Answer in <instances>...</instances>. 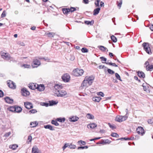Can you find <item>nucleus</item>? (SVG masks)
I'll return each mask as SVG.
<instances>
[{
  "label": "nucleus",
  "mask_w": 153,
  "mask_h": 153,
  "mask_svg": "<svg viewBox=\"0 0 153 153\" xmlns=\"http://www.w3.org/2000/svg\"><path fill=\"white\" fill-rule=\"evenodd\" d=\"M84 72V71L82 69H79L76 68L73 71V74L74 75L76 76H81Z\"/></svg>",
  "instance_id": "obj_1"
},
{
  "label": "nucleus",
  "mask_w": 153,
  "mask_h": 153,
  "mask_svg": "<svg viewBox=\"0 0 153 153\" xmlns=\"http://www.w3.org/2000/svg\"><path fill=\"white\" fill-rule=\"evenodd\" d=\"M144 49L146 52L149 54H151L152 53L150 48L149 47V44L147 42H144L143 44Z\"/></svg>",
  "instance_id": "obj_2"
},
{
  "label": "nucleus",
  "mask_w": 153,
  "mask_h": 153,
  "mask_svg": "<svg viewBox=\"0 0 153 153\" xmlns=\"http://www.w3.org/2000/svg\"><path fill=\"white\" fill-rule=\"evenodd\" d=\"M128 117L126 115L124 116L117 115L116 117L115 120L117 122H121L126 120Z\"/></svg>",
  "instance_id": "obj_3"
},
{
  "label": "nucleus",
  "mask_w": 153,
  "mask_h": 153,
  "mask_svg": "<svg viewBox=\"0 0 153 153\" xmlns=\"http://www.w3.org/2000/svg\"><path fill=\"white\" fill-rule=\"evenodd\" d=\"M71 77L69 74L66 73L64 74L62 76V80L65 82H68L70 80Z\"/></svg>",
  "instance_id": "obj_4"
},
{
  "label": "nucleus",
  "mask_w": 153,
  "mask_h": 153,
  "mask_svg": "<svg viewBox=\"0 0 153 153\" xmlns=\"http://www.w3.org/2000/svg\"><path fill=\"white\" fill-rule=\"evenodd\" d=\"M41 64L40 61L36 59H35L33 60L32 66L33 68H37Z\"/></svg>",
  "instance_id": "obj_5"
},
{
  "label": "nucleus",
  "mask_w": 153,
  "mask_h": 153,
  "mask_svg": "<svg viewBox=\"0 0 153 153\" xmlns=\"http://www.w3.org/2000/svg\"><path fill=\"white\" fill-rule=\"evenodd\" d=\"M137 133L141 136L143 135L145 133V131L143 128L141 126H138L137 128Z\"/></svg>",
  "instance_id": "obj_6"
},
{
  "label": "nucleus",
  "mask_w": 153,
  "mask_h": 153,
  "mask_svg": "<svg viewBox=\"0 0 153 153\" xmlns=\"http://www.w3.org/2000/svg\"><path fill=\"white\" fill-rule=\"evenodd\" d=\"M94 77L93 76H90L88 77H85V79H86L87 81H88V85H90L92 84L94 79Z\"/></svg>",
  "instance_id": "obj_7"
},
{
  "label": "nucleus",
  "mask_w": 153,
  "mask_h": 153,
  "mask_svg": "<svg viewBox=\"0 0 153 153\" xmlns=\"http://www.w3.org/2000/svg\"><path fill=\"white\" fill-rule=\"evenodd\" d=\"M7 84L9 88L13 89H15L16 88V85L14 82L11 80L7 81Z\"/></svg>",
  "instance_id": "obj_8"
},
{
  "label": "nucleus",
  "mask_w": 153,
  "mask_h": 153,
  "mask_svg": "<svg viewBox=\"0 0 153 153\" xmlns=\"http://www.w3.org/2000/svg\"><path fill=\"white\" fill-rule=\"evenodd\" d=\"M1 54L2 58L3 59H10L11 58L8 53L1 52Z\"/></svg>",
  "instance_id": "obj_9"
},
{
  "label": "nucleus",
  "mask_w": 153,
  "mask_h": 153,
  "mask_svg": "<svg viewBox=\"0 0 153 153\" xmlns=\"http://www.w3.org/2000/svg\"><path fill=\"white\" fill-rule=\"evenodd\" d=\"M21 93L22 95L24 96H27L30 94L29 92L25 88H23L21 89Z\"/></svg>",
  "instance_id": "obj_10"
},
{
  "label": "nucleus",
  "mask_w": 153,
  "mask_h": 153,
  "mask_svg": "<svg viewBox=\"0 0 153 153\" xmlns=\"http://www.w3.org/2000/svg\"><path fill=\"white\" fill-rule=\"evenodd\" d=\"M24 104L25 107L27 109H30L33 107V104L30 102H25Z\"/></svg>",
  "instance_id": "obj_11"
},
{
  "label": "nucleus",
  "mask_w": 153,
  "mask_h": 153,
  "mask_svg": "<svg viewBox=\"0 0 153 153\" xmlns=\"http://www.w3.org/2000/svg\"><path fill=\"white\" fill-rule=\"evenodd\" d=\"M72 147H71V145H70L69 143H65L64 146L62 147V148L63 150H64L67 147H68L71 149H74L76 148V146L75 145L72 146Z\"/></svg>",
  "instance_id": "obj_12"
},
{
  "label": "nucleus",
  "mask_w": 153,
  "mask_h": 153,
  "mask_svg": "<svg viewBox=\"0 0 153 153\" xmlns=\"http://www.w3.org/2000/svg\"><path fill=\"white\" fill-rule=\"evenodd\" d=\"M67 93L64 90H58V97H63Z\"/></svg>",
  "instance_id": "obj_13"
},
{
  "label": "nucleus",
  "mask_w": 153,
  "mask_h": 153,
  "mask_svg": "<svg viewBox=\"0 0 153 153\" xmlns=\"http://www.w3.org/2000/svg\"><path fill=\"white\" fill-rule=\"evenodd\" d=\"M37 86H38V84L32 83L29 84L28 87L31 89L35 90V89H37Z\"/></svg>",
  "instance_id": "obj_14"
},
{
  "label": "nucleus",
  "mask_w": 153,
  "mask_h": 153,
  "mask_svg": "<svg viewBox=\"0 0 153 153\" xmlns=\"http://www.w3.org/2000/svg\"><path fill=\"white\" fill-rule=\"evenodd\" d=\"M79 119V118L76 116H73L70 117L69 118V120L70 122H75Z\"/></svg>",
  "instance_id": "obj_15"
},
{
  "label": "nucleus",
  "mask_w": 153,
  "mask_h": 153,
  "mask_svg": "<svg viewBox=\"0 0 153 153\" xmlns=\"http://www.w3.org/2000/svg\"><path fill=\"white\" fill-rule=\"evenodd\" d=\"M5 102L11 104L13 102V100L12 99H10L8 97H6L4 98Z\"/></svg>",
  "instance_id": "obj_16"
},
{
  "label": "nucleus",
  "mask_w": 153,
  "mask_h": 153,
  "mask_svg": "<svg viewBox=\"0 0 153 153\" xmlns=\"http://www.w3.org/2000/svg\"><path fill=\"white\" fill-rule=\"evenodd\" d=\"M32 153H39V150L36 146H33L32 149Z\"/></svg>",
  "instance_id": "obj_17"
},
{
  "label": "nucleus",
  "mask_w": 153,
  "mask_h": 153,
  "mask_svg": "<svg viewBox=\"0 0 153 153\" xmlns=\"http://www.w3.org/2000/svg\"><path fill=\"white\" fill-rule=\"evenodd\" d=\"M37 89L39 91H42L45 89V86L43 85H38L37 86Z\"/></svg>",
  "instance_id": "obj_18"
},
{
  "label": "nucleus",
  "mask_w": 153,
  "mask_h": 153,
  "mask_svg": "<svg viewBox=\"0 0 153 153\" xmlns=\"http://www.w3.org/2000/svg\"><path fill=\"white\" fill-rule=\"evenodd\" d=\"M111 142L110 141H109V140H108L107 139L105 141L102 140V141L100 142H98L97 144H105L106 143H109Z\"/></svg>",
  "instance_id": "obj_19"
},
{
  "label": "nucleus",
  "mask_w": 153,
  "mask_h": 153,
  "mask_svg": "<svg viewBox=\"0 0 153 153\" xmlns=\"http://www.w3.org/2000/svg\"><path fill=\"white\" fill-rule=\"evenodd\" d=\"M44 128L46 129H48L51 130L53 131L55 130L54 128L50 125H45Z\"/></svg>",
  "instance_id": "obj_20"
},
{
  "label": "nucleus",
  "mask_w": 153,
  "mask_h": 153,
  "mask_svg": "<svg viewBox=\"0 0 153 153\" xmlns=\"http://www.w3.org/2000/svg\"><path fill=\"white\" fill-rule=\"evenodd\" d=\"M137 73L139 77L142 78H144L145 77V74L143 72L138 71Z\"/></svg>",
  "instance_id": "obj_21"
},
{
  "label": "nucleus",
  "mask_w": 153,
  "mask_h": 153,
  "mask_svg": "<svg viewBox=\"0 0 153 153\" xmlns=\"http://www.w3.org/2000/svg\"><path fill=\"white\" fill-rule=\"evenodd\" d=\"M88 81L85 79L81 84V86L82 87H85L88 86Z\"/></svg>",
  "instance_id": "obj_22"
},
{
  "label": "nucleus",
  "mask_w": 153,
  "mask_h": 153,
  "mask_svg": "<svg viewBox=\"0 0 153 153\" xmlns=\"http://www.w3.org/2000/svg\"><path fill=\"white\" fill-rule=\"evenodd\" d=\"M62 10L63 13L65 14H67L70 12V10L69 8H64L62 9Z\"/></svg>",
  "instance_id": "obj_23"
},
{
  "label": "nucleus",
  "mask_w": 153,
  "mask_h": 153,
  "mask_svg": "<svg viewBox=\"0 0 153 153\" xmlns=\"http://www.w3.org/2000/svg\"><path fill=\"white\" fill-rule=\"evenodd\" d=\"M101 99V97H93L92 99L93 101L97 102H99Z\"/></svg>",
  "instance_id": "obj_24"
},
{
  "label": "nucleus",
  "mask_w": 153,
  "mask_h": 153,
  "mask_svg": "<svg viewBox=\"0 0 153 153\" xmlns=\"http://www.w3.org/2000/svg\"><path fill=\"white\" fill-rule=\"evenodd\" d=\"M97 124L95 123L89 124L87 125L88 128L90 127L91 128H94L97 126Z\"/></svg>",
  "instance_id": "obj_25"
},
{
  "label": "nucleus",
  "mask_w": 153,
  "mask_h": 153,
  "mask_svg": "<svg viewBox=\"0 0 153 153\" xmlns=\"http://www.w3.org/2000/svg\"><path fill=\"white\" fill-rule=\"evenodd\" d=\"M100 8H97L95 9L94 11L93 15H97L99 13L100 11Z\"/></svg>",
  "instance_id": "obj_26"
},
{
  "label": "nucleus",
  "mask_w": 153,
  "mask_h": 153,
  "mask_svg": "<svg viewBox=\"0 0 153 153\" xmlns=\"http://www.w3.org/2000/svg\"><path fill=\"white\" fill-rule=\"evenodd\" d=\"M85 23L88 25H92L94 23V21L92 20L91 21H85Z\"/></svg>",
  "instance_id": "obj_27"
},
{
  "label": "nucleus",
  "mask_w": 153,
  "mask_h": 153,
  "mask_svg": "<svg viewBox=\"0 0 153 153\" xmlns=\"http://www.w3.org/2000/svg\"><path fill=\"white\" fill-rule=\"evenodd\" d=\"M22 111V108L20 107H15V112L19 113Z\"/></svg>",
  "instance_id": "obj_28"
},
{
  "label": "nucleus",
  "mask_w": 153,
  "mask_h": 153,
  "mask_svg": "<svg viewBox=\"0 0 153 153\" xmlns=\"http://www.w3.org/2000/svg\"><path fill=\"white\" fill-rule=\"evenodd\" d=\"M143 85L144 84H143L142 85V86L143 87L144 90L147 92H149V86L148 85L145 86Z\"/></svg>",
  "instance_id": "obj_29"
},
{
  "label": "nucleus",
  "mask_w": 153,
  "mask_h": 153,
  "mask_svg": "<svg viewBox=\"0 0 153 153\" xmlns=\"http://www.w3.org/2000/svg\"><path fill=\"white\" fill-rule=\"evenodd\" d=\"M38 124V123L36 121L32 122L30 123V125L31 127H34L36 126Z\"/></svg>",
  "instance_id": "obj_30"
},
{
  "label": "nucleus",
  "mask_w": 153,
  "mask_h": 153,
  "mask_svg": "<svg viewBox=\"0 0 153 153\" xmlns=\"http://www.w3.org/2000/svg\"><path fill=\"white\" fill-rule=\"evenodd\" d=\"M86 117L87 118L91 119H93L94 118V117L93 115L89 113L87 114Z\"/></svg>",
  "instance_id": "obj_31"
},
{
  "label": "nucleus",
  "mask_w": 153,
  "mask_h": 153,
  "mask_svg": "<svg viewBox=\"0 0 153 153\" xmlns=\"http://www.w3.org/2000/svg\"><path fill=\"white\" fill-rule=\"evenodd\" d=\"M18 147V146L16 144H13L9 146V148L13 150L15 149Z\"/></svg>",
  "instance_id": "obj_32"
},
{
  "label": "nucleus",
  "mask_w": 153,
  "mask_h": 153,
  "mask_svg": "<svg viewBox=\"0 0 153 153\" xmlns=\"http://www.w3.org/2000/svg\"><path fill=\"white\" fill-rule=\"evenodd\" d=\"M65 120V117H59L58 118V122L63 123L64 122Z\"/></svg>",
  "instance_id": "obj_33"
},
{
  "label": "nucleus",
  "mask_w": 153,
  "mask_h": 153,
  "mask_svg": "<svg viewBox=\"0 0 153 153\" xmlns=\"http://www.w3.org/2000/svg\"><path fill=\"white\" fill-rule=\"evenodd\" d=\"M49 105L50 106H52L56 104L57 103V102H56L55 101H54L53 100H52L51 101H49Z\"/></svg>",
  "instance_id": "obj_34"
},
{
  "label": "nucleus",
  "mask_w": 153,
  "mask_h": 153,
  "mask_svg": "<svg viewBox=\"0 0 153 153\" xmlns=\"http://www.w3.org/2000/svg\"><path fill=\"white\" fill-rule=\"evenodd\" d=\"M117 6L119 7V9H120L121 7L122 3V0H120L119 2L117 1Z\"/></svg>",
  "instance_id": "obj_35"
},
{
  "label": "nucleus",
  "mask_w": 153,
  "mask_h": 153,
  "mask_svg": "<svg viewBox=\"0 0 153 153\" xmlns=\"http://www.w3.org/2000/svg\"><path fill=\"white\" fill-rule=\"evenodd\" d=\"M98 47L100 50L102 51H105V50L107 49L104 46H100Z\"/></svg>",
  "instance_id": "obj_36"
},
{
  "label": "nucleus",
  "mask_w": 153,
  "mask_h": 153,
  "mask_svg": "<svg viewBox=\"0 0 153 153\" xmlns=\"http://www.w3.org/2000/svg\"><path fill=\"white\" fill-rule=\"evenodd\" d=\"M46 35L49 37H53L55 35V34L53 33H46Z\"/></svg>",
  "instance_id": "obj_37"
},
{
  "label": "nucleus",
  "mask_w": 153,
  "mask_h": 153,
  "mask_svg": "<svg viewBox=\"0 0 153 153\" xmlns=\"http://www.w3.org/2000/svg\"><path fill=\"white\" fill-rule=\"evenodd\" d=\"M111 39L114 42H117V38L113 35H112L111 36Z\"/></svg>",
  "instance_id": "obj_38"
},
{
  "label": "nucleus",
  "mask_w": 153,
  "mask_h": 153,
  "mask_svg": "<svg viewBox=\"0 0 153 153\" xmlns=\"http://www.w3.org/2000/svg\"><path fill=\"white\" fill-rule=\"evenodd\" d=\"M57 118L56 119V120H53L51 121V123L56 126H57Z\"/></svg>",
  "instance_id": "obj_39"
},
{
  "label": "nucleus",
  "mask_w": 153,
  "mask_h": 153,
  "mask_svg": "<svg viewBox=\"0 0 153 153\" xmlns=\"http://www.w3.org/2000/svg\"><path fill=\"white\" fill-rule=\"evenodd\" d=\"M81 51L83 53H87L88 52V51L87 48H83L81 49Z\"/></svg>",
  "instance_id": "obj_40"
},
{
  "label": "nucleus",
  "mask_w": 153,
  "mask_h": 153,
  "mask_svg": "<svg viewBox=\"0 0 153 153\" xmlns=\"http://www.w3.org/2000/svg\"><path fill=\"white\" fill-rule=\"evenodd\" d=\"M111 135L112 137H119V135L116 133H112L111 134Z\"/></svg>",
  "instance_id": "obj_41"
},
{
  "label": "nucleus",
  "mask_w": 153,
  "mask_h": 153,
  "mask_svg": "<svg viewBox=\"0 0 153 153\" xmlns=\"http://www.w3.org/2000/svg\"><path fill=\"white\" fill-rule=\"evenodd\" d=\"M15 107L13 106L10 107L8 108L9 110L10 111L13 112L15 111Z\"/></svg>",
  "instance_id": "obj_42"
},
{
  "label": "nucleus",
  "mask_w": 153,
  "mask_h": 153,
  "mask_svg": "<svg viewBox=\"0 0 153 153\" xmlns=\"http://www.w3.org/2000/svg\"><path fill=\"white\" fill-rule=\"evenodd\" d=\"M37 111L35 109H33L29 111V113L30 114H34L37 112Z\"/></svg>",
  "instance_id": "obj_43"
},
{
  "label": "nucleus",
  "mask_w": 153,
  "mask_h": 153,
  "mask_svg": "<svg viewBox=\"0 0 153 153\" xmlns=\"http://www.w3.org/2000/svg\"><path fill=\"white\" fill-rule=\"evenodd\" d=\"M88 147L87 146H80L78 147L77 148L78 149H87Z\"/></svg>",
  "instance_id": "obj_44"
},
{
  "label": "nucleus",
  "mask_w": 153,
  "mask_h": 153,
  "mask_svg": "<svg viewBox=\"0 0 153 153\" xmlns=\"http://www.w3.org/2000/svg\"><path fill=\"white\" fill-rule=\"evenodd\" d=\"M100 1V0H96L95 2V4L96 7H99V2Z\"/></svg>",
  "instance_id": "obj_45"
},
{
  "label": "nucleus",
  "mask_w": 153,
  "mask_h": 153,
  "mask_svg": "<svg viewBox=\"0 0 153 153\" xmlns=\"http://www.w3.org/2000/svg\"><path fill=\"white\" fill-rule=\"evenodd\" d=\"M39 59H42L44 60L45 61H48L49 60V59L48 58H45L43 57H38Z\"/></svg>",
  "instance_id": "obj_46"
},
{
  "label": "nucleus",
  "mask_w": 153,
  "mask_h": 153,
  "mask_svg": "<svg viewBox=\"0 0 153 153\" xmlns=\"http://www.w3.org/2000/svg\"><path fill=\"white\" fill-rule=\"evenodd\" d=\"M107 71L108 73L110 74H112L114 73V71L110 69H108Z\"/></svg>",
  "instance_id": "obj_47"
},
{
  "label": "nucleus",
  "mask_w": 153,
  "mask_h": 153,
  "mask_svg": "<svg viewBox=\"0 0 153 153\" xmlns=\"http://www.w3.org/2000/svg\"><path fill=\"white\" fill-rule=\"evenodd\" d=\"M108 124L110 127L112 128V129H114L116 128L115 126L114 125H111L110 123H108Z\"/></svg>",
  "instance_id": "obj_48"
},
{
  "label": "nucleus",
  "mask_w": 153,
  "mask_h": 153,
  "mask_svg": "<svg viewBox=\"0 0 153 153\" xmlns=\"http://www.w3.org/2000/svg\"><path fill=\"white\" fill-rule=\"evenodd\" d=\"M115 76L117 79L121 81L120 76L118 73H116L115 74Z\"/></svg>",
  "instance_id": "obj_49"
},
{
  "label": "nucleus",
  "mask_w": 153,
  "mask_h": 153,
  "mask_svg": "<svg viewBox=\"0 0 153 153\" xmlns=\"http://www.w3.org/2000/svg\"><path fill=\"white\" fill-rule=\"evenodd\" d=\"M153 69V65H149L148 67H147V71H150L151 69Z\"/></svg>",
  "instance_id": "obj_50"
},
{
  "label": "nucleus",
  "mask_w": 153,
  "mask_h": 153,
  "mask_svg": "<svg viewBox=\"0 0 153 153\" xmlns=\"http://www.w3.org/2000/svg\"><path fill=\"white\" fill-rule=\"evenodd\" d=\"M6 16V11L5 10H4L1 15V18H4Z\"/></svg>",
  "instance_id": "obj_51"
},
{
  "label": "nucleus",
  "mask_w": 153,
  "mask_h": 153,
  "mask_svg": "<svg viewBox=\"0 0 153 153\" xmlns=\"http://www.w3.org/2000/svg\"><path fill=\"white\" fill-rule=\"evenodd\" d=\"M97 94L99 95H100L102 97H103L104 96V94L102 92L97 93Z\"/></svg>",
  "instance_id": "obj_52"
},
{
  "label": "nucleus",
  "mask_w": 153,
  "mask_h": 153,
  "mask_svg": "<svg viewBox=\"0 0 153 153\" xmlns=\"http://www.w3.org/2000/svg\"><path fill=\"white\" fill-rule=\"evenodd\" d=\"M78 143H80L81 144H82L83 145H85L86 144V143L83 141L80 140L78 142Z\"/></svg>",
  "instance_id": "obj_53"
},
{
  "label": "nucleus",
  "mask_w": 153,
  "mask_h": 153,
  "mask_svg": "<svg viewBox=\"0 0 153 153\" xmlns=\"http://www.w3.org/2000/svg\"><path fill=\"white\" fill-rule=\"evenodd\" d=\"M100 59L101 60V61H102L106 62L107 61L106 58L103 57H100Z\"/></svg>",
  "instance_id": "obj_54"
},
{
  "label": "nucleus",
  "mask_w": 153,
  "mask_h": 153,
  "mask_svg": "<svg viewBox=\"0 0 153 153\" xmlns=\"http://www.w3.org/2000/svg\"><path fill=\"white\" fill-rule=\"evenodd\" d=\"M25 68H29L30 67V65L27 64H24L22 66Z\"/></svg>",
  "instance_id": "obj_55"
},
{
  "label": "nucleus",
  "mask_w": 153,
  "mask_h": 153,
  "mask_svg": "<svg viewBox=\"0 0 153 153\" xmlns=\"http://www.w3.org/2000/svg\"><path fill=\"white\" fill-rule=\"evenodd\" d=\"M69 9L70 10V12L71 13L76 10V8L74 7H71Z\"/></svg>",
  "instance_id": "obj_56"
},
{
  "label": "nucleus",
  "mask_w": 153,
  "mask_h": 153,
  "mask_svg": "<svg viewBox=\"0 0 153 153\" xmlns=\"http://www.w3.org/2000/svg\"><path fill=\"white\" fill-rule=\"evenodd\" d=\"M32 140V137L31 136L29 135L28 136V140H29V142H27L28 143H29V142H30Z\"/></svg>",
  "instance_id": "obj_57"
},
{
  "label": "nucleus",
  "mask_w": 153,
  "mask_h": 153,
  "mask_svg": "<svg viewBox=\"0 0 153 153\" xmlns=\"http://www.w3.org/2000/svg\"><path fill=\"white\" fill-rule=\"evenodd\" d=\"M109 64V65H112L113 66H114L115 67H117L118 66L117 65H116L115 63H108Z\"/></svg>",
  "instance_id": "obj_58"
},
{
  "label": "nucleus",
  "mask_w": 153,
  "mask_h": 153,
  "mask_svg": "<svg viewBox=\"0 0 153 153\" xmlns=\"http://www.w3.org/2000/svg\"><path fill=\"white\" fill-rule=\"evenodd\" d=\"M63 86L60 83H58V89H60L62 88Z\"/></svg>",
  "instance_id": "obj_59"
},
{
  "label": "nucleus",
  "mask_w": 153,
  "mask_h": 153,
  "mask_svg": "<svg viewBox=\"0 0 153 153\" xmlns=\"http://www.w3.org/2000/svg\"><path fill=\"white\" fill-rule=\"evenodd\" d=\"M129 140V139H128V138H127L126 137H124V138H121L120 139H117V140Z\"/></svg>",
  "instance_id": "obj_60"
},
{
  "label": "nucleus",
  "mask_w": 153,
  "mask_h": 153,
  "mask_svg": "<svg viewBox=\"0 0 153 153\" xmlns=\"http://www.w3.org/2000/svg\"><path fill=\"white\" fill-rule=\"evenodd\" d=\"M11 134V132H9L7 133H5V134H4V136L5 137H8Z\"/></svg>",
  "instance_id": "obj_61"
},
{
  "label": "nucleus",
  "mask_w": 153,
  "mask_h": 153,
  "mask_svg": "<svg viewBox=\"0 0 153 153\" xmlns=\"http://www.w3.org/2000/svg\"><path fill=\"white\" fill-rule=\"evenodd\" d=\"M17 44L22 46L25 45V44L23 42H18L17 43Z\"/></svg>",
  "instance_id": "obj_62"
},
{
  "label": "nucleus",
  "mask_w": 153,
  "mask_h": 153,
  "mask_svg": "<svg viewBox=\"0 0 153 153\" xmlns=\"http://www.w3.org/2000/svg\"><path fill=\"white\" fill-rule=\"evenodd\" d=\"M144 65L146 66H145V67H146V69H147V67H148L149 65V62L147 61H146L145 62V63L144 64Z\"/></svg>",
  "instance_id": "obj_63"
},
{
  "label": "nucleus",
  "mask_w": 153,
  "mask_h": 153,
  "mask_svg": "<svg viewBox=\"0 0 153 153\" xmlns=\"http://www.w3.org/2000/svg\"><path fill=\"white\" fill-rule=\"evenodd\" d=\"M4 95V94L2 91L0 90V97H2Z\"/></svg>",
  "instance_id": "obj_64"
}]
</instances>
